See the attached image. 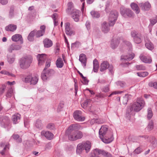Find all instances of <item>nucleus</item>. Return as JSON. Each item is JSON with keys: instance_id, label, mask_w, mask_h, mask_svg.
Wrapping results in <instances>:
<instances>
[{"instance_id": "obj_48", "label": "nucleus", "mask_w": 157, "mask_h": 157, "mask_svg": "<svg viewBox=\"0 0 157 157\" xmlns=\"http://www.w3.org/2000/svg\"><path fill=\"white\" fill-rule=\"evenodd\" d=\"M92 16L94 17L98 18L100 16V15L98 12L94 11H92L90 12Z\"/></svg>"}, {"instance_id": "obj_56", "label": "nucleus", "mask_w": 157, "mask_h": 157, "mask_svg": "<svg viewBox=\"0 0 157 157\" xmlns=\"http://www.w3.org/2000/svg\"><path fill=\"white\" fill-rule=\"evenodd\" d=\"M149 86L150 87H153L154 88L157 89V82H150L148 84Z\"/></svg>"}, {"instance_id": "obj_12", "label": "nucleus", "mask_w": 157, "mask_h": 157, "mask_svg": "<svg viewBox=\"0 0 157 157\" xmlns=\"http://www.w3.org/2000/svg\"><path fill=\"white\" fill-rule=\"evenodd\" d=\"M10 120L6 116H2L0 117V122L2 126L6 128L10 124Z\"/></svg>"}, {"instance_id": "obj_50", "label": "nucleus", "mask_w": 157, "mask_h": 157, "mask_svg": "<svg viewBox=\"0 0 157 157\" xmlns=\"http://www.w3.org/2000/svg\"><path fill=\"white\" fill-rule=\"evenodd\" d=\"M99 149L96 148L94 150V152L92 154L91 156L90 157H100L98 155L99 154H101V153L99 152H96V150Z\"/></svg>"}, {"instance_id": "obj_61", "label": "nucleus", "mask_w": 157, "mask_h": 157, "mask_svg": "<svg viewBox=\"0 0 157 157\" xmlns=\"http://www.w3.org/2000/svg\"><path fill=\"white\" fill-rule=\"evenodd\" d=\"M147 128L150 130H152L153 128V124L152 122H150L148 125Z\"/></svg>"}, {"instance_id": "obj_28", "label": "nucleus", "mask_w": 157, "mask_h": 157, "mask_svg": "<svg viewBox=\"0 0 157 157\" xmlns=\"http://www.w3.org/2000/svg\"><path fill=\"white\" fill-rule=\"evenodd\" d=\"M131 6L132 9L135 12L136 14H138L140 13V9L136 4L134 2L132 3L131 4Z\"/></svg>"}, {"instance_id": "obj_54", "label": "nucleus", "mask_w": 157, "mask_h": 157, "mask_svg": "<svg viewBox=\"0 0 157 157\" xmlns=\"http://www.w3.org/2000/svg\"><path fill=\"white\" fill-rule=\"evenodd\" d=\"M6 86L5 85H2L0 87V94H2L4 92L6 89Z\"/></svg>"}, {"instance_id": "obj_22", "label": "nucleus", "mask_w": 157, "mask_h": 157, "mask_svg": "<svg viewBox=\"0 0 157 157\" xmlns=\"http://www.w3.org/2000/svg\"><path fill=\"white\" fill-rule=\"evenodd\" d=\"M84 149L86 152H89L91 147V143L90 142L87 141L85 142H82Z\"/></svg>"}, {"instance_id": "obj_64", "label": "nucleus", "mask_w": 157, "mask_h": 157, "mask_svg": "<svg viewBox=\"0 0 157 157\" xmlns=\"http://www.w3.org/2000/svg\"><path fill=\"white\" fill-rule=\"evenodd\" d=\"M8 2V0H0V3L2 5H6Z\"/></svg>"}, {"instance_id": "obj_10", "label": "nucleus", "mask_w": 157, "mask_h": 157, "mask_svg": "<svg viewBox=\"0 0 157 157\" xmlns=\"http://www.w3.org/2000/svg\"><path fill=\"white\" fill-rule=\"evenodd\" d=\"M120 13L121 15L124 16L126 15L129 17H131L133 15V13L132 11L128 9L121 7L120 9Z\"/></svg>"}, {"instance_id": "obj_58", "label": "nucleus", "mask_w": 157, "mask_h": 157, "mask_svg": "<svg viewBox=\"0 0 157 157\" xmlns=\"http://www.w3.org/2000/svg\"><path fill=\"white\" fill-rule=\"evenodd\" d=\"M117 85L120 86L122 87H123L125 86V83L124 82L119 81L117 82Z\"/></svg>"}, {"instance_id": "obj_39", "label": "nucleus", "mask_w": 157, "mask_h": 157, "mask_svg": "<svg viewBox=\"0 0 157 157\" xmlns=\"http://www.w3.org/2000/svg\"><path fill=\"white\" fill-rule=\"evenodd\" d=\"M150 23L148 26V28L149 29V31L151 32V30L152 27L157 22V21L155 19H152L150 20Z\"/></svg>"}, {"instance_id": "obj_62", "label": "nucleus", "mask_w": 157, "mask_h": 157, "mask_svg": "<svg viewBox=\"0 0 157 157\" xmlns=\"http://www.w3.org/2000/svg\"><path fill=\"white\" fill-rule=\"evenodd\" d=\"M50 63L51 60L50 59L48 60L46 63L45 67L44 69H45V68L49 67L50 66Z\"/></svg>"}, {"instance_id": "obj_41", "label": "nucleus", "mask_w": 157, "mask_h": 157, "mask_svg": "<svg viewBox=\"0 0 157 157\" xmlns=\"http://www.w3.org/2000/svg\"><path fill=\"white\" fill-rule=\"evenodd\" d=\"M52 18L53 19L54 25L56 26L58 25V22L56 20L58 17V15L56 13H54L52 16Z\"/></svg>"}, {"instance_id": "obj_45", "label": "nucleus", "mask_w": 157, "mask_h": 157, "mask_svg": "<svg viewBox=\"0 0 157 157\" xmlns=\"http://www.w3.org/2000/svg\"><path fill=\"white\" fill-rule=\"evenodd\" d=\"M32 76L31 75H28L25 78H23L22 80L25 82H29L31 83V78Z\"/></svg>"}, {"instance_id": "obj_30", "label": "nucleus", "mask_w": 157, "mask_h": 157, "mask_svg": "<svg viewBox=\"0 0 157 157\" xmlns=\"http://www.w3.org/2000/svg\"><path fill=\"white\" fill-rule=\"evenodd\" d=\"M38 80V75L37 74L34 75L33 77H32L31 78V84L35 85L37 83Z\"/></svg>"}, {"instance_id": "obj_47", "label": "nucleus", "mask_w": 157, "mask_h": 157, "mask_svg": "<svg viewBox=\"0 0 157 157\" xmlns=\"http://www.w3.org/2000/svg\"><path fill=\"white\" fill-rule=\"evenodd\" d=\"M0 73L2 74L8 75L9 76H10L13 77L15 76V75L13 74L12 73H10L9 72L5 70H3L0 71Z\"/></svg>"}, {"instance_id": "obj_13", "label": "nucleus", "mask_w": 157, "mask_h": 157, "mask_svg": "<svg viewBox=\"0 0 157 157\" xmlns=\"http://www.w3.org/2000/svg\"><path fill=\"white\" fill-rule=\"evenodd\" d=\"M47 58V55L45 54H39L37 56L39 66L42 65Z\"/></svg>"}, {"instance_id": "obj_16", "label": "nucleus", "mask_w": 157, "mask_h": 157, "mask_svg": "<svg viewBox=\"0 0 157 157\" xmlns=\"http://www.w3.org/2000/svg\"><path fill=\"white\" fill-rule=\"evenodd\" d=\"M79 11L76 9H74L71 13L73 18L76 22L78 21L79 19Z\"/></svg>"}, {"instance_id": "obj_21", "label": "nucleus", "mask_w": 157, "mask_h": 157, "mask_svg": "<svg viewBox=\"0 0 157 157\" xmlns=\"http://www.w3.org/2000/svg\"><path fill=\"white\" fill-rule=\"evenodd\" d=\"M21 118V115L18 113L12 116V121L14 124H16L19 122Z\"/></svg>"}, {"instance_id": "obj_35", "label": "nucleus", "mask_w": 157, "mask_h": 157, "mask_svg": "<svg viewBox=\"0 0 157 157\" xmlns=\"http://www.w3.org/2000/svg\"><path fill=\"white\" fill-rule=\"evenodd\" d=\"M15 59V56L14 55H8L7 61L10 63H13Z\"/></svg>"}, {"instance_id": "obj_37", "label": "nucleus", "mask_w": 157, "mask_h": 157, "mask_svg": "<svg viewBox=\"0 0 157 157\" xmlns=\"http://www.w3.org/2000/svg\"><path fill=\"white\" fill-rule=\"evenodd\" d=\"M134 41L136 44H140V43L142 41L141 40V35L140 34L138 36H136V37H135L134 39H133Z\"/></svg>"}, {"instance_id": "obj_29", "label": "nucleus", "mask_w": 157, "mask_h": 157, "mask_svg": "<svg viewBox=\"0 0 157 157\" xmlns=\"http://www.w3.org/2000/svg\"><path fill=\"white\" fill-rule=\"evenodd\" d=\"M85 150L82 143H79L77 146L76 153L77 154H80L82 151Z\"/></svg>"}, {"instance_id": "obj_26", "label": "nucleus", "mask_w": 157, "mask_h": 157, "mask_svg": "<svg viewBox=\"0 0 157 157\" xmlns=\"http://www.w3.org/2000/svg\"><path fill=\"white\" fill-rule=\"evenodd\" d=\"M79 61L82 63V65L84 66H85L86 65V55L83 54H81L79 56Z\"/></svg>"}, {"instance_id": "obj_20", "label": "nucleus", "mask_w": 157, "mask_h": 157, "mask_svg": "<svg viewBox=\"0 0 157 157\" xmlns=\"http://www.w3.org/2000/svg\"><path fill=\"white\" fill-rule=\"evenodd\" d=\"M141 61L146 63H150L152 62V59L150 56H146L141 55L140 56Z\"/></svg>"}, {"instance_id": "obj_36", "label": "nucleus", "mask_w": 157, "mask_h": 157, "mask_svg": "<svg viewBox=\"0 0 157 157\" xmlns=\"http://www.w3.org/2000/svg\"><path fill=\"white\" fill-rule=\"evenodd\" d=\"M145 45L148 49L150 50H152L154 48L153 44L150 41L146 42Z\"/></svg>"}, {"instance_id": "obj_63", "label": "nucleus", "mask_w": 157, "mask_h": 157, "mask_svg": "<svg viewBox=\"0 0 157 157\" xmlns=\"http://www.w3.org/2000/svg\"><path fill=\"white\" fill-rule=\"evenodd\" d=\"M109 90V89L108 86H105L102 89V91L104 92H107Z\"/></svg>"}, {"instance_id": "obj_38", "label": "nucleus", "mask_w": 157, "mask_h": 157, "mask_svg": "<svg viewBox=\"0 0 157 157\" xmlns=\"http://www.w3.org/2000/svg\"><path fill=\"white\" fill-rule=\"evenodd\" d=\"M36 127L39 129H41L43 127V124L40 120H37L35 124Z\"/></svg>"}, {"instance_id": "obj_33", "label": "nucleus", "mask_w": 157, "mask_h": 157, "mask_svg": "<svg viewBox=\"0 0 157 157\" xmlns=\"http://www.w3.org/2000/svg\"><path fill=\"white\" fill-rule=\"evenodd\" d=\"M130 96L128 94H126L121 99L123 104L124 105L127 104L128 99L130 98Z\"/></svg>"}, {"instance_id": "obj_57", "label": "nucleus", "mask_w": 157, "mask_h": 157, "mask_svg": "<svg viewBox=\"0 0 157 157\" xmlns=\"http://www.w3.org/2000/svg\"><path fill=\"white\" fill-rule=\"evenodd\" d=\"M46 128L48 129L53 130L55 128V126L54 124L50 123L47 125Z\"/></svg>"}, {"instance_id": "obj_9", "label": "nucleus", "mask_w": 157, "mask_h": 157, "mask_svg": "<svg viewBox=\"0 0 157 157\" xmlns=\"http://www.w3.org/2000/svg\"><path fill=\"white\" fill-rule=\"evenodd\" d=\"M46 27L43 25L40 26V30H34L33 31L34 32V34L37 37H39L42 36L44 34L45 32Z\"/></svg>"}, {"instance_id": "obj_23", "label": "nucleus", "mask_w": 157, "mask_h": 157, "mask_svg": "<svg viewBox=\"0 0 157 157\" xmlns=\"http://www.w3.org/2000/svg\"><path fill=\"white\" fill-rule=\"evenodd\" d=\"M44 47L45 48H48L51 47L53 44L52 41L48 38L45 39L43 41Z\"/></svg>"}, {"instance_id": "obj_27", "label": "nucleus", "mask_w": 157, "mask_h": 157, "mask_svg": "<svg viewBox=\"0 0 157 157\" xmlns=\"http://www.w3.org/2000/svg\"><path fill=\"white\" fill-rule=\"evenodd\" d=\"M17 28L16 25L10 24L6 27L5 29L7 31L13 32L16 30Z\"/></svg>"}, {"instance_id": "obj_44", "label": "nucleus", "mask_w": 157, "mask_h": 157, "mask_svg": "<svg viewBox=\"0 0 157 157\" xmlns=\"http://www.w3.org/2000/svg\"><path fill=\"white\" fill-rule=\"evenodd\" d=\"M34 32L31 31L28 37V39L30 41H33L34 40V36L35 35L34 34Z\"/></svg>"}, {"instance_id": "obj_18", "label": "nucleus", "mask_w": 157, "mask_h": 157, "mask_svg": "<svg viewBox=\"0 0 157 157\" xmlns=\"http://www.w3.org/2000/svg\"><path fill=\"white\" fill-rule=\"evenodd\" d=\"M12 40L15 42L19 41L21 44L23 43V39L21 36L19 34H16L13 36L11 38Z\"/></svg>"}, {"instance_id": "obj_19", "label": "nucleus", "mask_w": 157, "mask_h": 157, "mask_svg": "<svg viewBox=\"0 0 157 157\" xmlns=\"http://www.w3.org/2000/svg\"><path fill=\"white\" fill-rule=\"evenodd\" d=\"M21 47L18 45L13 44L10 45L8 48V51L10 52H12L13 50H17L21 49Z\"/></svg>"}, {"instance_id": "obj_51", "label": "nucleus", "mask_w": 157, "mask_h": 157, "mask_svg": "<svg viewBox=\"0 0 157 157\" xmlns=\"http://www.w3.org/2000/svg\"><path fill=\"white\" fill-rule=\"evenodd\" d=\"M137 74L139 76L145 77L148 75V73L147 72H142L140 73H137Z\"/></svg>"}, {"instance_id": "obj_3", "label": "nucleus", "mask_w": 157, "mask_h": 157, "mask_svg": "<svg viewBox=\"0 0 157 157\" xmlns=\"http://www.w3.org/2000/svg\"><path fill=\"white\" fill-rule=\"evenodd\" d=\"M145 101L142 98H138L136 101L134 102L132 105L128 107L127 113L130 114L132 111L137 112L139 111L144 106Z\"/></svg>"}, {"instance_id": "obj_59", "label": "nucleus", "mask_w": 157, "mask_h": 157, "mask_svg": "<svg viewBox=\"0 0 157 157\" xmlns=\"http://www.w3.org/2000/svg\"><path fill=\"white\" fill-rule=\"evenodd\" d=\"M142 151V149L140 147H137L134 151V153L135 154H139Z\"/></svg>"}, {"instance_id": "obj_43", "label": "nucleus", "mask_w": 157, "mask_h": 157, "mask_svg": "<svg viewBox=\"0 0 157 157\" xmlns=\"http://www.w3.org/2000/svg\"><path fill=\"white\" fill-rule=\"evenodd\" d=\"M93 68L98 69L99 64L98 61L96 59H95L93 61Z\"/></svg>"}, {"instance_id": "obj_2", "label": "nucleus", "mask_w": 157, "mask_h": 157, "mask_svg": "<svg viewBox=\"0 0 157 157\" xmlns=\"http://www.w3.org/2000/svg\"><path fill=\"white\" fill-rule=\"evenodd\" d=\"M99 134L100 138L105 143H109L113 140L112 135L108 132V128L105 126L101 127L99 130Z\"/></svg>"}, {"instance_id": "obj_7", "label": "nucleus", "mask_w": 157, "mask_h": 157, "mask_svg": "<svg viewBox=\"0 0 157 157\" xmlns=\"http://www.w3.org/2000/svg\"><path fill=\"white\" fill-rule=\"evenodd\" d=\"M118 14V12L116 10H112L110 12L109 18L110 26H113L114 25L117 19Z\"/></svg>"}, {"instance_id": "obj_40", "label": "nucleus", "mask_w": 157, "mask_h": 157, "mask_svg": "<svg viewBox=\"0 0 157 157\" xmlns=\"http://www.w3.org/2000/svg\"><path fill=\"white\" fill-rule=\"evenodd\" d=\"M12 137L15 140H16L17 142L20 143L22 141L21 138H20L19 135L17 134H13L12 136Z\"/></svg>"}, {"instance_id": "obj_4", "label": "nucleus", "mask_w": 157, "mask_h": 157, "mask_svg": "<svg viewBox=\"0 0 157 157\" xmlns=\"http://www.w3.org/2000/svg\"><path fill=\"white\" fill-rule=\"evenodd\" d=\"M123 42L124 44V47L128 49L129 51L132 50V45L131 43L127 41H124L122 38H114L111 41V47L113 49H114L117 48L119 43L121 42Z\"/></svg>"}, {"instance_id": "obj_24", "label": "nucleus", "mask_w": 157, "mask_h": 157, "mask_svg": "<svg viewBox=\"0 0 157 157\" xmlns=\"http://www.w3.org/2000/svg\"><path fill=\"white\" fill-rule=\"evenodd\" d=\"M101 30L104 33H107L109 30L108 24L106 22L103 23L101 25Z\"/></svg>"}, {"instance_id": "obj_1", "label": "nucleus", "mask_w": 157, "mask_h": 157, "mask_svg": "<svg viewBox=\"0 0 157 157\" xmlns=\"http://www.w3.org/2000/svg\"><path fill=\"white\" fill-rule=\"evenodd\" d=\"M82 128L78 124H73L68 128L66 131V134L68 139L71 141H74L81 139L83 136V133L79 130Z\"/></svg>"}, {"instance_id": "obj_14", "label": "nucleus", "mask_w": 157, "mask_h": 157, "mask_svg": "<svg viewBox=\"0 0 157 157\" xmlns=\"http://www.w3.org/2000/svg\"><path fill=\"white\" fill-rule=\"evenodd\" d=\"M41 135L49 140H51L53 138V134L49 131H42L41 132Z\"/></svg>"}, {"instance_id": "obj_15", "label": "nucleus", "mask_w": 157, "mask_h": 157, "mask_svg": "<svg viewBox=\"0 0 157 157\" xmlns=\"http://www.w3.org/2000/svg\"><path fill=\"white\" fill-rule=\"evenodd\" d=\"M101 69H113V66L112 64H109L107 61H102L100 65Z\"/></svg>"}, {"instance_id": "obj_11", "label": "nucleus", "mask_w": 157, "mask_h": 157, "mask_svg": "<svg viewBox=\"0 0 157 157\" xmlns=\"http://www.w3.org/2000/svg\"><path fill=\"white\" fill-rule=\"evenodd\" d=\"M73 115L74 119L78 121H83L85 119V117L82 116V112L80 111H75Z\"/></svg>"}, {"instance_id": "obj_46", "label": "nucleus", "mask_w": 157, "mask_h": 157, "mask_svg": "<svg viewBox=\"0 0 157 157\" xmlns=\"http://www.w3.org/2000/svg\"><path fill=\"white\" fill-rule=\"evenodd\" d=\"M153 116V113L151 108H148L147 109V118L148 119H150Z\"/></svg>"}, {"instance_id": "obj_53", "label": "nucleus", "mask_w": 157, "mask_h": 157, "mask_svg": "<svg viewBox=\"0 0 157 157\" xmlns=\"http://www.w3.org/2000/svg\"><path fill=\"white\" fill-rule=\"evenodd\" d=\"M64 103L63 101H61L59 103L57 108L58 111H60L62 109L63 107Z\"/></svg>"}, {"instance_id": "obj_5", "label": "nucleus", "mask_w": 157, "mask_h": 157, "mask_svg": "<svg viewBox=\"0 0 157 157\" xmlns=\"http://www.w3.org/2000/svg\"><path fill=\"white\" fill-rule=\"evenodd\" d=\"M32 61L33 58L30 55H27L22 57L19 60V64L21 68H29Z\"/></svg>"}, {"instance_id": "obj_8", "label": "nucleus", "mask_w": 157, "mask_h": 157, "mask_svg": "<svg viewBox=\"0 0 157 157\" xmlns=\"http://www.w3.org/2000/svg\"><path fill=\"white\" fill-rule=\"evenodd\" d=\"M52 70V69H44L41 74V77L43 81H46L51 76Z\"/></svg>"}, {"instance_id": "obj_32", "label": "nucleus", "mask_w": 157, "mask_h": 157, "mask_svg": "<svg viewBox=\"0 0 157 157\" xmlns=\"http://www.w3.org/2000/svg\"><path fill=\"white\" fill-rule=\"evenodd\" d=\"M70 24L68 22L65 23V30L66 33L67 35H71L72 34V32L71 30L70 27Z\"/></svg>"}, {"instance_id": "obj_31", "label": "nucleus", "mask_w": 157, "mask_h": 157, "mask_svg": "<svg viewBox=\"0 0 157 157\" xmlns=\"http://www.w3.org/2000/svg\"><path fill=\"white\" fill-rule=\"evenodd\" d=\"M56 64L58 68H62L63 65L62 59L61 58H58L56 62Z\"/></svg>"}, {"instance_id": "obj_49", "label": "nucleus", "mask_w": 157, "mask_h": 157, "mask_svg": "<svg viewBox=\"0 0 157 157\" xmlns=\"http://www.w3.org/2000/svg\"><path fill=\"white\" fill-rule=\"evenodd\" d=\"M13 90L11 88H10L7 92L6 96L7 98H9L13 95Z\"/></svg>"}, {"instance_id": "obj_25", "label": "nucleus", "mask_w": 157, "mask_h": 157, "mask_svg": "<svg viewBox=\"0 0 157 157\" xmlns=\"http://www.w3.org/2000/svg\"><path fill=\"white\" fill-rule=\"evenodd\" d=\"M96 152L101 153L105 157H113L112 155L110 153L104 150L100 149L96 150Z\"/></svg>"}, {"instance_id": "obj_52", "label": "nucleus", "mask_w": 157, "mask_h": 157, "mask_svg": "<svg viewBox=\"0 0 157 157\" xmlns=\"http://www.w3.org/2000/svg\"><path fill=\"white\" fill-rule=\"evenodd\" d=\"M140 34L134 30L132 31L131 33V35L132 37L133 38V39Z\"/></svg>"}, {"instance_id": "obj_42", "label": "nucleus", "mask_w": 157, "mask_h": 157, "mask_svg": "<svg viewBox=\"0 0 157 157\" xmlns=\"http://www.w3.org/2000/svg\"><path fill=\"white\" fill-rule=\"evenodd\" d=\"M91 101L89 99L86 100L82 104H81L82 106L84 109L86 108L88 105H89Z\"/></svg>"}, {"instance_id": "obj_6", "label": "nucleus", "mask_w": 157, "mask_h": 157, "mask_svg": "<svg viewBox=\"0 0 157 157\" xmlns=\"http://www.w3.org/2000/svg\"><path fill=\"white\" fill-rule=\"evenodd\" d=\"M135 54L133 53H131L129 54L128 55H122L121 56V61L122 63L121 65L123 66L124 67H126L130 63H124L126 61H129L132 60L134 57Z\"/></svg>"}, {"instance_id": "obj_60", "label": "nucleus", "mask_w": 157, "mask_h": 157, "mask_svg": "<svg viewBox=\"0 0 157 157\" xmlns=\"http://www.w3.org/2000/svg\"><path fill=\"white\" fill-rule=\"evenodd\" d=\"M82 78V79L81 81L82 82L84 85L87 84L88 82V80L86 78L84 77Z\"/></svg>"}, {"instance_id": "obj_17", "label": "nucleus", "mask_w": 157, "mask_h": 157, "mask_svg": "<svg viewBox=\"0 0 157 157\" xmlns=\"http://www.w3.org/2000/svg\"><path fill=\"white\" fill-rule=\"evenodd\" d=\"M139 5L142 10H149L151 7L150 3L148 2L144 3H140L139 4Z\"/></svg>"}, {"instance_id": "obj_34", "label": "nucleus", "mask_w": 157, "mask_h": 157, "mask_svg": "<svg viewBox=\"0 0 157 157\" xmlns=\"http://www.w3.org/2000/svg\"><path fill=\"white\" fill-rule=\"evenodd\" d=\"M14 7L13 6H12L10 7L8 15L9 17L10 18H12L14 16Z\"/></svg>"}, {"instance_id": "obj_55", "label": "nucleus", "mask_w": 157, "mask_h": 157, "mask_svg": "<svg viewBox=\"0 0 157 157\" xmlns=\"http://www.w3.org/2000/svg\"><path fill=\"white\" fill-rule=\"evenodd\" d=\"M9 144L6 145V146L4 148L3 150L0 151V153L2 155H5V152L6 151V149L7 148L8 149H9Z\"/></svg>"}]
</instances>
